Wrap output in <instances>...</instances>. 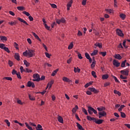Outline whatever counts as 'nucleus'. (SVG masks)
<instances>
[{"label": "nucleus", "mask_w": 130, "mask_h": 130, "mask_svg": "<svg viewBox=\"0 0 130 130\" xmlns=\"http://www.w3.org/2000/svg\"><path fill=\"white\" fill-rule=\"evenodd\" d=\"M0 39L1 41H3V42H4V41H7L8 40V38L7 37L5 36H0Z\"/></svg>", "instance_id": "obj_19"}, {"label": "nucleus", "mask_w": 130, "mask_h": 130, "mask_svg": "<svg viewBox=\"0 0 130 130\" xmlns=\"http://www.w3.org/2000/svg\"><path fill=\"white\" fill-rule=\"evenodd\" d=\"M120 114H121V117L122 118H125V117L126 116V115H125V113H124V112H121Z\"/></svg>", "instance_id": "obj_48"}, {"label": "nucleus", "mask_w": 130, "mask_h": 130, "mask_svg": "<svg viewBox=\"0 0 130 130\" xmlns=\"http://www.w3.org/2000/svg\"><path fill=\"white\" fill-rule=\"evenodd\" d=\"M8 24H9V25H10L11 26H14V25H16L17 21L8 22Z\"/></svg>", "instance_id": "obj_41"}, {"label": "nucleus", "mask_w": 130, "mask_h": 130, "mask_svg": "<svg viewBox=\"0 0 130 130\" xmlns=\"http://www.w3.org/2000/svg\"><path fill=\"white\" fill-rule=\"evenodd\" d=\"M44 26H45V27L46 28V29H47V30H50V26H48L47 25V24H46V23L44 24Z\"/></svg>", "instance_id": "obj_62"}, {"label": "nucleus", "mask_w": 130, "mask_h": 130, "mask_svg": "<svg viewBox=\"0 0 130 130\" xmlns=\"http://www.w3.org/2000/svg\"><path fill=\"white\" fill-rule=\"evenodd\" d=\"M97 109L98 111H100V112H101V111L102 112L104 111V110H105L106 108H105V107H100L97 108Z\"/></svg>", "instance_id": "obj_16"}, {"label": "nucleus", "mask_w": 130, "mask_h": 130, "mask_svg": "<svg viewBox=\"0 0 130 130\" xmlns=\"http://www.w3.org/2000/svg\"><path fill=\"white\" fill-rule=\"evenodd\" d=\"M120 17L121 19H122V20H124V19H125L126 17V15H125L124 14H120Z\"/></svg>", "instance_id": "obj_30"}, {"label": "nucleus", "mask_w": 130, "mask_h": 130, "mask_svg": "<svg viewBox=\"0 0 130 130\" xmlns=\"http://www.w3.org/2000/svg\"><path fill=\"white\" fill-rule=\"evenodd\" d=\"M114 94H117V95H118V96H120L121 95V93H120V92H119L116 90H114Z\"/></svg>", "instance_id": "obj_38"}, {"label": "nucleus", "mask_w": 130, "mask_h": 130, "mask_svg": "<svg viewBox=\"0 0 130 130\" xmlns=\"http://www.w3.org/2000/svg\"><path fill=\"white\" fill-rule=\"evenodd\" d=\"M14 46L15 47V48H16V49H19V47H18V45L17 44V43L14 42Z\"/></svg>", "instance_id": "obj_52"}, {"label": "nucleus", "mask_w": 130, "mask_h": 130, "mask_svg": "<svg viewBox=\"0 0 130 130\" xmlns=\"http://www.w3.org/2000/svg\"><path fill=\"white\" fill-rule=\"evenodd\" d=\"M120 79H121L122 80H126V79L127 78V77H126V76H124L122 75H121L120 76Z\"/></svg>", "instance_id": "obj_51"}, {"label": "nucleus", "mask_w": 130, "mask_h": 130, "mask_svg": "<svg viewBox=\"0 0 130 130\" xmlns=\"http://www.w3.org/2000/svg\"><path fill=\"white\" fill-rule=\"evenodd\" d=\"M62 80V81H63V82H67V83H71V82H72V80H71L68 77H63Z\"/></svg>", "instance_id": "obj_11"}, {"label": "nucleus", "mask_w": 130, "mask_h": 130, "mask_svg": "<svg viewBox=\"0 0 130 130\" xmlns=\"http://www.w3.org/2000/svg\"><path fill=\"white\" fill-rule=\"evenodd\" d=\"M91 75L92 77H93V78H97V75H96V72H95V71H92Z\"/></svg>", "instance_id": "obj_42"}, {"label": "nucleus", "mask_w": 130, "mask_h": 130, "mask_svg": "<svg viewBox=\"0 0 130 130\" xmlns=\"http://www.w3.org/2000/svg\"><path fill=\"white\" fill-rule=\"evenodd\" d=\"M22 14L26 15L27 16V17H29L30 16V13H29L28 12H27L26 11H23L22 12Z\"/></svg>", "instance_id": "obj_55"}, {"label": "nucleus", "mask_w": 130, "mask_h": 130, "mask_svg": "<svg viewBox=\"0 0 130 130\" xmlns=\"http://www.w3.org/2000/svg\"><path fill=\"white\" fill-rule=\"evenodd\" d=\"M98 53V50H94L90 54L91 56H94V55H97V54Z\"/></svg>", "instance_id": "obj_18"}, {"label": "nucleus", "mask_w": 130, "mask_h": 130, "mask_svg": "<svg viewBox=\"0 0 130 130\" xmlns=\"http://www.w3.org/2000/svg\"><path fill=\"white\" fill-rule=\"evenodd\" d=\"M16 75L18 79H22V77H21V73H20V72H18L17 74H16Z\"/></svg>", "instance_id": "obj_58"}, {"label": "nucleus", "mask_w": 130, "mask_h": 130, "mask_svg": "<svg viewBox=\"0 0 130 130\" xmlns=\"http://www.w3.org/2000/svg\"><path fill=\"white\" fill-rule=\"evenodd\" d=\"M20 70L21 73H23V72H26V71L24 69V68H23V66L20 67Z\"/></svg>", "instance_id": "obj_60"}, {"label": "nucleus", "mask_w": 130, "mask_h": 130, "mask_svg": "<svg viewBox=\"0 0 130 130\" xmlns=\"http://www.w3.org/2000/svg\"><path fill=\"white\" fill-rule=\"evenodd\" d=\"M95 64H96V61L93 60V61H92V63L91 64V68L93 69V68H95Z\"/></svg>", "instance_id": "obj_37"}, {"label": "nucleus", "mask_w": 130, "mask_h": 130, "mask_svg": "<svg viewBox=\"0 0 130 130\" xmlns=\"http://www.w3.org/2000/svg\"><path fill=\"white\" fill-rule=\"evenodd\" d=\"M3 79L7 80V81H12L13 80V78H12V77H4Z\"/></svg>", "instance_id": "obj_47"}, {"label": "nucleus", "mask_w": 130, "mask_h": 130, "mask_svg": "<svg viewBox=\"0 0 130 130\" xmlns=\"http://www.w3.org/2000/svg\"><path fill=\"white\" fill-rule=\"evenodd\" d=\"M82 111H83V112H84V113H85V115H88V112H87V110H86L84 108H82Z\"/></svg>", "instance_id": "obj_45"}, {"label": "nucleus", "mask_w": 130, "mask_h": 130, "mask_svg": "<svg viewBox=\"0 0 130 130\" xmlns=\"http://www.w3.org/2000/svg\"><path fill=\"white\" fill-rule=\"evenodd\" d=\"M125 62H126V60H124L121 64V68H124L125 67Z\"/></svg>", "instance_id": "obj_43"}, {"label": "nucleus", "mask_w": 130, "mask_h": 130, "mask_svg": "<svg viewBox=\"0 0 130 130\" xmlns=\"http://www.w3.org/2000/svg\"><path fill=\"white\" fill-rule=\"evenodd\" d=\"M45 54L46 57H47L48 58H50V56H51V54H50L47 52H45Z\"/></svg>", "instance_id": "obj_53"}, {"label": "nucleus", "mask_w": 130, "mask_h": 130, "mask_svg": "<svg viewBox=\"0 0 130 130\" xmlns=\"http://www.w3.org/2000/svg\"><path fill=\"white\" fill-rule=\"evenodd\" d=\"M17 101L18 104H20V105H23V104H24V103H22V101H21L20 100H17Z\"/></svg>", "instance_id": "obj_57"}, {"label": "nucleus", "mask_w": 130, "mask_h": 130, "mask_svg": "<svg viewBox=\"0 0 130 130\" xmlns=\"http://www.w3.org/2000/svg\"><path fill=\"white\" fill-rule=\"evenodd\" d=\"M92 84H93V81H90V82L86 83L84 85V87H85V88H88V87H89V86H90V85H92Z\"/></svg>", "instance_id": "obj_27"}, {"label": "nucleus", "mask_w": 130, "mask_h": 130, "mask_svg": "<svg viewBox=\"0 0 130 130\" xmlns=\"http://www.w3.org/2000/svg\"><path fill=\"white\" fill-rule=\"evenodd\" d=\"M58 71V69H56L55 70H54L52 73L51 74V76L52 77H54L55 75H56V74H57V71Z\"/></svg>", "instance_id": "obj_29"}, {"label": "nucleus", "mask_w": 130, "mask_h": 130, "mask_svg": "<svg viewBox=\"0 0 130 130\" xmlns=\"http://www.w3.org/2000/svg\"><path fill=\"white\" fill-rule=\"evenodd\" d=\"M94 45L95 47H94V48H97V47H99V48H102V44L101 43H95L94 44Z\"/></svg>", "instance_id": "obj_15"}, {"label": "nucleus", "mask_w": 130, "mask_h": 130, "mask_svg": "<svg viewBox=\"0 0 130 130\" xmlns=\"http://www.w3.org/2000/svg\"><path fill=\"white\" fill-rule=\"evenodd\" d=\"M27 87H31V88H35V84L34 82L28 81L27 82Z\"/></svg>", "instance_id": "obj_7"}, {"label": "nucleus", "mask_w": 130, "mask_h": 130, "mask_svg": "<svg viewBox=\"0 0 130 130\" xmlns=\"http://www.w3.org/2000/svg\"><path fill=\"white\" fill-rule=\"evenodd\" d=\"M5 47L6 45L3 43H0V48H1V49H5Z\"/></svg>", "instance_id": "obj_39"}, {"label": "nucleus", "mask_w": 130, "mask_h": 130, "mask_svg": "<svg viewBox=\"0 0 130 130\" xmlns=\"http://www.w3.org/2000/svg\"><path fill=\"white\" fill-rule=\"evenodd\" d=\"M85 56L86 58H87V59H89V58H91V57H90V55L88 53H85Z\"/></svg>", "instance_id": "obj_49"}, {"label": "nucleus", "mask_w": 130, "mask_h": 130, "mask_svg": "<svg viewBox=\"0 0 130 130\" xmlns=\"http://www.w3.org/2000/svg\"><path fill=\"white\" fill-rule=\"evenodd\" d=\"M53 83H54V80H52L50 82H49L46 89H47L48 87H49V89H50V88H51V87L52 86V85H53Z\"/></svg>", "instance_id": "obj_4"}, {"label": "nucleus", "mask_w": 130, "mask_h": 130, "mask_svg": "<svg viewBox=\"0 0 130 130\" xmlns=\"http://www.w3.org/2000/svg\"><path fill=\"white\" fill-rule=\"evenodd\" d=\"M55 21H56V22L57 23V24H58V25H59V24H60V23H61L60 19H56Z\"/></svg>", "instance_id": "obj_64"}, {"label": "nucleus", "mask_w": 130, "mask_h": 130, "mask_svg": "<svg viewBox=\"0 0 130 130\" xmlns=\"http://www.w3.org/2000/svg\"><path fill=\"white\" fill-rule=\"evenodd\" d=\"M17 9L18 11H25V7L23 6H18L17 7Z\"/></svg>", "instance_id": "obj_23"}, {"label": "nucleus", "mask_w": 130, "mask_h": 130, "mask_svg": "<svg viewBox=\"0 0 130 130\" xmlns=\"http://www.w3.org/2000/svg\"><path fill=\"white\" fill-rule=\"evenodd\" d=\"M121 74L122 75H124V76H128V71L126 70H123L120 71Z\"/></svg>", "instance_id": "obj_8"}, {"label": "nucleus", "mask_w": 130, "mask_h": 130, "mask_svg": "<svg viewBox=\"0 0 130 130\" xmlns=\"http://www.w3.org/2000/svg\"><path fill=\"white\" fill-rule=\"evenodd\" d=\"M79 109V107L78 105H76L74 108L72 109V113L73 114H76V112H77V110Z\"/></svg>", "instance_id": "obj_10"}, {"label": "nucleus", "mask_w": 130, "mask_h": 130, "mask_svg": "<svg viewBox=\"0 0 130 130\" xmlns=\"http://www.w3.org/2000/svg\"><path fill=\"white\" fill-rule=\"evenodd\" d=\"M76 52L77 53L79 59H82L83 57H82V54H81V53H80V52H79L78 51H76Z\"/></svg>", "instance_id": "obj_31"}, {"label": "nucleus", "mask_w": 130, "mask_h": 130, "mask_svg": "<svg viewBox=\"0 0 130 130\" xmlns=\"http://www.w3.org/2000/svg\"><path fill=\"white\" fill-rule=\"evenodd\" d=\"M17 20H18V21H20V22H21V23L25 24V25H27V26H29V24H28V23H27V22H26V21L24 20L23 19L20 17H18Z\"/></svg>", "instance_id": "obj_9"}, {"label": "nucleus", "mask_w": 130, "mask_h": 130, "mask_svg": "<svg viewBox=\"0 0 130 130\" xmlns=\"http://www.w3.org/2000/svg\"><path fill=\"white\" fill-rule=\"evenodd\" d=\"M113 79H114L115 82H116V83H120V82L119 81L118 79H117V78H116V77L114 76H112Z\"/></svg>", "instance_id": "obj_54"}, {"label": "nucleus", "mask_w": 130, "mask_h": 130, "mask_svg": "<svg viewBox=\"0 0 130 130\" xmlns=\"http://www.w3.org/2000/svg\"><path fill=\"white\" fill-rule=\"evenodd\" d=\"M105 11L106 12H108L109 14H112L113 13V10L111 9H106Z\"/></svg>", "instance_id": "obj_36"}, {"label": "nucleus", "mask_w": 130, "mask_h": 130, "mask_svg": "<svg viewBox=\"0 0 130 130\" xmlns=\"http://www.w3.org/2000/svg\"><path fill=\"white\" fill-rule=\"evenodd\" d=\"M114 58H115L116 59H118L119 60H120V59L122 58V57H121V56H120L119 54H115L114 55Z\"/></svg>", "instance_id": "obj_12"}, {"label": "nucleus", "mask_w": 130, "mask_h": 130, "mask_svg": "<svg viewBox=\"0 0 130 130\" xmlns=\"http://www.w3.org/2000/svg\"><path fill=\"white\" fill-rule=\"evenodd\" d=\"M58 121L60 122V123H63V119L62 118L61 116H59L57 118Z\"/></svg>", "instance_id": "obj_20"}, {"label": "nucleus", "mask_w": 130, "mask_h": 130, "mask_svg": "<svg viewBox=\"0 0 130 130\" xmlns=\"http://www.w3.org/2000/svg\"><path fill=\"white\" fill-rule=\"evenodd\" d=\"M25 124L26 127H27L28 129H29V130H33V128H32V127L30 126V125H29L28 123L25 122Z\"/></svg>", "instance_id": "obj_32"}, {"label": "nucleus", "mask_w": 130, "mask_h": 130, "mask_svg": "<svg viewBox=\"0 0 130 130\" xmlns=\"http://www.w3.org/2000/svg\"><path fill=\"white\" fill-rule=\"evenodd\" d=\"M99 114L102 115V116H106L107 114L105 111H103V112H99Z\"/></svg>", "instance_id": "obj_26"}, {"label": "nucleus", "mask_w": 130, "mask_h": 130, "mask_svg": "<svg viewBox=\"0 0 130 130\" xmlns=\"http://www.w3.org/2000/svg\"><path fill=\"white\" fill-rule=\"evenodd\" d=\"M14 57H15V59L18 60V61H19V60H20V55L18 53H15Z\"/></svg>", "instance_id": "obj_14"}, {"label": "nucleus", "mask_w": 130, "mask_h": 130, "mask_svg": "<svg viewBox=\"0 0 130 130\" xmlns=\"http://www.w3.org/2000/svg\"><path fill=\"white\" fill-rule=\"evenodd\" d=\"M23 62H24V64L26 66V68H28V67L30 66V63L27 61V60H24Z\"/></svg>", "instance_id": "obj_25"}, {"label": "nucleus", "mask_w": 130, "mask_h": 130, "mask_svg": "<svg viewBox=\"0 0 130 130\" xmlns=\"http://www.w3.org/2000/svg\"><path fill=\"white\" fill-rule=\"evenodd\" d=\"M108 78H109L108 74H104L102 75L103 80H107V79H108Z\"/></svg>", "instance_id": "obj_21"}, {"label": "nucleus", "mask_w": 130, "mask_h": 130, "mask_svg": "<svg viewBox=\"0 0 130 130\" xmlns=\"http://www.w3.org/2000/svg\"><path fill=\"white\" fill-rule=\"evenodd\" d=\"M4 50H5V51H6V52H8V53H10V52H11V51H10L9 48L7 47H5V48H4Z\"/></svg>", "instance_id": "obj_44"}, {"label": "nucleus", "mask_w": 130, "mask_h": 130, "mask_svg": "<svg viewBox=\"0 0 130 130\" xmlns=\"http://www.w3.org/2000/svg\"><path fill=\"white\" fill-rule=\"evenodd\" d=\"M60 21L61 22V23H66V19H64V18L62 17L60 19Z\"/></svg>", "instance_id": "obj_59"}, {"label": "nucleus", "mask_w": 130, "mask_h": 130, "mask_svg": "<svg viewBox=\"0 0 130 130\" xmlns=\"http://www.w3.org/2000/svg\"><path fill=\"white\" fill-rule=\"evenodd\" d=\"M23 56H26L28 57H33L35 56V50H25V52L23 53Z\"/></svg>", "instance_id": "obj_1"}, {"label": "nucleus", "mask_w": 130, "mask_h": 130, "mask_svg": "<svg viewBox=\"0 0 130 130\" xmlns=\"http://www.w3.org/2000/svg\"><path fill=\"white\" fill-rule=\"evenodd\" d=\"M125 43H126V40H124L123 42L122 45L125 48H127V46L125 45Z\"/></svg>", "instance_id": "obj_56"}, {"label": "nucleus", "mask_w": 130, "mask_h": 130, "mask_svg": "<svg viewBox=\"0 0 130 130\" xmlns=\"http://www.w3.org/2000/svg\"><path fill=\"white\" fill-rule=\"evenodd\" d=\"M33 35H34V37H35V38H36V39L39 40V41H41V39H40V38H39V37H38V36L37 35H36V33H33Z\"/></svg>", "instance_id": "obj_35"}, {"label": "nucleus", "mask_w": 130, "mask_h": 130, "mask_svg": "<svg viewBox=\"0 0 130 130\" xmlns=\"http://www.w3.org/2000/svg\"><path fill=\"white\" fill-rule=\"evenodd\" d=\"M125 107V106L124 105H121L118 109V111L120 112V111H122V109H123Z\"/></svg>", "instance_id": "obj_33"}, {"label": "nucleus", "mask_w": 130, "mask_h": 130, "mask_svg": "<svg viewBox=\"0 0 130 130\" xmlns=\"http://www.w3.org/2000/svg\"><path fill=\"white\" fill-rule=\"evenodd\" d=\"M36 129L37 130H43V128H42V126L39 124H38V126L36 127Z\"/></svg>", "instance_id": "obj_28"}, {"label": "nucleus", "mask_w": 130, "mask_h": 130, "mask_svg": "<svg viewBox=\"0 0 130 130\" xmlns=\"http://www.w3.org/2000/svg\"><path fill=\"white\" fill-rule=\"evenodd\" d=\"M100 54H102V56L104 57L106 56L107 52L106 51L105 52H99Z\"/></svg>", "instance_id": "obj_46"}, {"label": "nucleus", "mask_w": 130, "mask_h": 130, "mask_svg": "<svg viewBox=\"0 0 130 130\" xmlns=\"http://www.w3.org/2000/svg\"><path fill=\"white\" fill-rule=\"evenodd\" d=\"M113 66H115V67H116V68H118V67L120 66V63H119V61H117V60L114 59L113 61Z\"/></svg>", "instance_id": "obj_6"}, {"label": "nucleus", "mask_w": 130, "mask_h": 130, "mask_svg": "<svg viewBox=\"0 0 130 130\" xmlns=\"http://www.w3.org/2000/svg\"><path fill=\"white\" fill-rule=\"evenodd\" d=\"M74 73H80L81 72V69H80L79 67H77V68L74 67Z\"/></svg>", "instance_id": "obj_22"}, {"label": "nucleus", "mask_w": 130, "mask_h": 130, "mask_svg": "<svg viewBox=\"0 0 130 130\" xmlns=\"http://www.w3.org/2000/svg\"><path fill=\"white\" fill-rule=\"evenodd\" d=\"M110 85V82H106L104 84V87H107L108 86H109Z\"/></svg>", "instance_id": "obj_63"}, {"label": "nucleus", "mask_w": 130, "mask_h": 130, "mask_svg": "<svg viewBox=\"0 0 130 130\" xmlns=\"http://www.w3.org/2000/svg\"><path fill=\"white\" fill-rule=\"evenodd\" d=\"M103 121H104V120L102 119H99L98 120L97 119L95 120V123H96V124H101L103 123Z\"/></svg>", "instance_id": "obj_13"}, {"label": "nucleus", "mask_w": 130, "mask_h": 130, "mask_svg": "<svg viewBox=\"0 0 130 130\" xmlns=\"http://www.w3.org/2000/svg\"><path fill=\"white\" fill-rule=\"evenodd\" d=\"M8 64H9V67H10V68L13 67V64H14L13 62L12 61H11V60H9L8 61Z\"/></svg>", "instance_id": "obj_61"}, {"label": "nucleus", "mask_w": 130, "mask_h": 130, "mask_svg": "<svg viewBox=\"0 0 130 130\" xmlns=\"http://www.w3.org/2000/svg\"><path fill=\"white\" fill-rule=\"evenodd\" d=\"M89 90H90L91 92H93L94 94H98L99 92V90L94 87H90L89 88Z\"/></svg>", "instance_id": "obj_5"}, {"label": "nucleus", "mask_w": 130, "mask_h": 130, "mask_svg": "<svg viewBox=\"0 0 130 130\" xmlns=\"http://www.w3.org/2000/svg\"><path fill=\"white\" fill-rule=\"evenodd\" d=\"M87 111L88 112L89 114H93V112L94 114H97V111L94 110V109L91 107H88Z\"/></svg>", "instance_id": "obj_2"}, {"label": "nucleus", "mask_w": 130, "mask_h": 130, "mask_svg": "<svg viewBox=\"0 0 130 130\" xmlns=\"http://www.w3.org/2000/svg\"><path fill=\"white\" fill-rule=\"evenodd\" d=\"M5 122H6L8 125V126H11V123L9 121V120L6 119L5 120Z\"/></svg>", "instance_id": "obj_50"}, {"label": "nucleus", "mask_w": 130, "mask_h": 130, "mask_svg": "<svg viewBox=\"0 0 130 130\" xmlns=\"http://www.w3.org/2000/svg\"><path fill=\"white\" fill-rule=\"evenodd\" d=\"M33 78L32 81L34 82H39L40 81V76L38 74H35L33 75Z\"/></svg>", "instance_id": "obj_3"}, {"label": "nucleus", "mask_w": 130, "mask_h": 130, "mask_svg": "<svg viewBox=\"0 0 130 130\" xmlns=\"http://www.w3.org/2000/svg\"><path fill=\"white\" fill-rule=\"evenodd\" d=\"M28 97L31 101H34L35 100V97L31 96L30 94L28 95Z\"/></svg>", "instance_id": "obj_40"}, {"label": "nucleus", "mask_w": 130, "mask_h": 130, "mask_svg": "<svg viewBox=\"0 0 130 130\" xmlns=\"http://www.w3.org/2000/svg\"><path fill=\"white\" fill-rule=\"evenodd\" d=\"M73 3H74V1L73 0H70V2H69L67 4V7L71 8V7H72Z\"/></svg>", "instance_id": "obj_34"}, {"label": "nucleus", "mask_w": 130, "mask_h": 130, "mask_svg": "<svg viewBox=\"0 0 130 130\" xmlns=\"http://www.w3.org/2000/svg\"><path fill=\"white\" fill-rule=\"evenodd\" d=\"M74 47V42H72L68 46V49L71 50Z\"/></svg>", "instance_id": "obj_24"}, {"label": "nucleus", "mask_w": 130, "mask_h": 130, "mask_svg": "<svg viewBox=\"0 0 130 130\" xmlns=\"http://www.w3.org/2000/svg\"><path fill=\"white\" fill-rule=\"evenodd\" d=\"M77 124V126L78 128V129L79 130H85V129L84 128H83V126L82 125H81V124H80V123H76Z\"/></svg>", "instance_id": "obj_17"}]
</instances>
